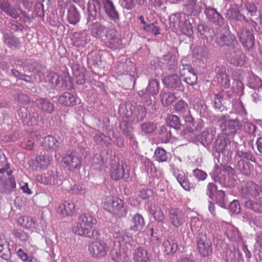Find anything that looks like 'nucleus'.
Masks as SVG:
<instances>
[{
	"instance_id": "obj_23",
	"label": "nucleus",
	"mask_w": 262,
	"mask_h": 262,
	"mask_svg": "<svg viewBox=\"0 0 262 262\" xmlns=\"http://www.w3.org/2000/svg\"><path fill=\"white\" fill-rule=\"evenodd\" d=\"M3 41L8 48L12 50L18 49L21 47L19 38L11 32L6 33L4 34Z\"/></svg>"
},
{
	"instance_id": "obj_47",
	"label": "nucleus",
	"mask_w": 262,
	"mask_h": 262,
	"mask_svg": "<svg viewBox=\"0 0 262 262\" xmlns=\"http://www.w3.org/2000/svg\"><path fill=\"white\" fill-rule=\"evenodd\" d=\"M163 246L167 254H171L175 253L177 251L178 247L176 240L171 237H168L167 239L164 241Z\"/></svg>"
},
{
	"instance_id": "obj_30",
	"label": "nucleus",
	"mask_w": 262,
	"mask_h": 262,
	"mask_svg": "<svg viewBox=\"0 0 262 262\" xmlns=\"http://www.w3.org/2000/svg\"><path fill=\"white\" fill-rule=\"evenodd\" d=\"M224 258L226 262H240L242 254L238 249L229 248L225 251Z\"/></svg>"
},
{
	"instance_id": "obj_48",
	"label": "nucleus",
	"mask_w": 262,
	"mask_h": 262,
	"mask_svg": "<svg viewBox=\"0 0 262 262\" xmlns=\"http://www.w3.org/2000/svg\"><path fill=\"white\" fill-rule=\"evenodd\" d=\"M236 159H240L239 160L249 161L256 163V159L253 154L250 151L237 150L235 154Z\"/></svg>"
},
{
	"instance_id": "obj_14",
	"label": "nucleus",
	"mask_w": 262,
	"mask_h": 262,
	"mask_svg": "<svg viewBox=\"0 0 262 262\" xmlns=\"http://www.w3.org/2000/svg\"><path fill=\"white\" fill-rule=\"evenodd\" d=\"M174 17L179 19L178 25L180 31L185 35L190 36L193 34L192 25L189 20V16L184 13H177Z\"/></svg>"
},
{
	"instance_id": "obj_19",
	"label": "nucleus",
	"mask_w": 262,
	"mask_h": 262,
	"mask_svg": "<svg viewBox=\"0 0 262 262\" xmlns=\"http://www.w3.org/2000/svg\"><path fill=\"white\" fill-rule=\"evenodd\" d=\"M111 176L112 179L118 181L122 178H127L128 174L127 172H125L124 166L122 164L115 162L111 165Z\"/></svg>"
},
{
	"instance_id": "obj_11",
	"label": "nucleus",
	"mask_w": 262,
	"mask_h": 262,
	"mask_svg": "<svg viewBox=\"0 0 262 262\" xmlns=\"http://www.w3.org/2000/svg\"><path fill=\"white\" fill-rule=\"evenodd\" d=\"M226 57L231 64L236 67L242 66L246 61V56L237 46L229 48Z\"/></svg>"
},
{
	"instance_id": "obj_17",
	"label": "nucleus",
	"mask_w": 262,
	"mask_h": 262,
	"mask_svg": "<svg viewBox=\"0 0 262 262\" xmlns=\"http://www.w3.org/2000/svg\"><path fill=\"white\" fill-rule=\"evenodd\" d=\"M160 89V82L157 79H151L145 90L138 92V95L143 98L150 97V96L157 95Z\"/></svg>"
},
{
	"instance_id": "obj_21",
	"label": "nucleus",
	"mask_w": 262,
	"mask_h": 262,
	"mask_svg": "<svg viewBox=\"0 0 262 262\" xmlns=\"http://www.w3.org/2000/svg\"><path fill=\"white\" fill-rule=\"evenodd\" d=\"M166 123L170 128H172V130L168 131L169 137L176 138L174 132L180 130L182 127L180 118L175 115H169L166 119Z\"/></svg>"
},
{
	"instance_id": "obj_58",
	"label": "nucleus",
	"mask_w": 262,
	"mask_h": 262,
	"mask_svg": "<svg viewBox=\"0 0 262 262\" xmlns=\"http://www.w3.org/2000/svg\"><path fill=\"white\" fill-rule=\"evenodd\" d=\"M234 111L238 114L242 116L247 115V112L243 103L239 100H236L233 103Z\"/></svg>"
},
{
	"instance_id": "obj_51",
	"label": "nucleus",
	"mask_w": 262,
	"mask_h": 262,
	"mask_svg": "<svg viewBox=\"0 0 262 262\" xmlns=\"http://www.w3.org/2000/svg\"><path fill=\"white\" fill-rule=\"evenodd\" d=\"M244 206L255 212L262 213V201H253L251 200H246L244 202Z\"/></svg>"
},
{
	"instance_id": "obj_60",
	"label": "nucleus",
	"mask_w": 262,
	"mask_h": 262,
	"mask_svg": "<svg viewBox=\"0 0 262 262\" xmlns=\"http://www.w3.org/2000/svg\"><path fill=\"white\" fill-rule=\"evenodd\" d=\"M49 82L52 84L53 86L58 85L60 83V77L59 75L54 72H50L47 76Z\"/></svg>"
},
{
	"instance_id": "obj_16",
	"label": "nucleus",
	"mask_w": 262,
	"mask_h": 262,
	"mask_svg": "<svg viewBox=\"0 0 262 262\" xmlns=\"http://www.w3.org/2000/svg\"><path fill=\"white\" fill-rule=\"evenodd\" d=\"M237 36L243 46L246 49L249 50L254 46V37L249 30L242 28L238 31Z\"/></svg>"
},
{
	"instance_id": "obj_53",
	"label": "nucleus",
	"mask_w": 262,
	"mask_h": 262,
	"mask_svg": "<svg viewBox=\"0 0 262 262\" xmlns=\"http://www.w3.org/2000/svg\"><path fill=\"white\" fill-rule=\"evenodd\" d=\"M228 238L230 241H238L240 239L241 236L238 231L234 227L229 226L225 231Z\"/></svg>"
},
{
	"instance_id": "obj_44",
	"label": "nucleus",
	"mask_w": 262,
	"mask_h": 262,
	"mask_svg": "<svg viewBox=\"0 0 262 262\" xmlns=\"http://www.w3.org/2000/svg\"><path fill=\"white\" fill-rule=\"evenodd\" d=\"M176 178L179 183L186 191H190L195 189V185L190 183L184 173H178L176 176Z\"/></svg>"
},
{
	"instance_id": "obj_22",
	"label": "nucleus",
	"mask_w": 262,
	"mask_h": 262,
	"mask_svg": "<svg viewBox=\"0 0 262 262\" xmlns=\"http://www.w3.org/2000/svg\"><path fill=\"white\" fill-rule=\"evenodd\" d=\"M217 78L221 84L225 89L230 86V79L226 73L225 67L223 65L217 66L215 68Z\"/></svg>"
},
{
	"instance_id": "obj_59",
	"label": "nucleus",
	"mask_w": 262,
	"mask_h": 262,
	"mask_svg": "<svg viewBox=\"0 0 262 262\" xmlns=\"http://www.w3.org/2000/svg\"><path fill=\"white\" fill-rule=\"evenodd\" d=\"M192 175L198 182L205 181L208 177L205 171L199 168L193 169L192 170Z\"/></svg>"
},
{
	"instance_id": "obj_52",
	"label": "nucleus",
	"mask_w": 262,
	"mask_h": 262,
	"mask_svg": "<svg viewBox=\"0 0 262 262\" xmlns=\"http://www.w3.org/2000/svg\"><path fill=\"white\" fill-rule=\"evenodd\" d=\"M89 36L84 32L76 33L74 35V43L76 46L80 47L84 46L90 40Z\"/></svg>"
},
{
	"instance_id": "obj_50",
	"label": "nucleus",
	"mask_w": 262,
	"mask_h": 262,
	"mask_svg": "<svg viewBox=\"0 0 262 262\" xmlns=\"http://www.w3.org/2000/svg\"><path fill=\"white\" fill-rule=\"evenodd\" d=\"M169 154L162 147H157L154 152V158L159 163L166 162L168 161Z\"/></svg>"
},
{
	"instance_id": "obj_31",
	"label": "nucleus",
	"mask_w": 262,
	"mask_h": 262,
	"mask_svg": "<svg viewBox=\"0 0 262 262\" xmlns=\"http://www.w3.org/2000/svg\"><path fill=\"white\" fill-rule=\"evenodd\" d=\"M0 9L9 16L16 19L18 17V10L15 7H11L8 0H0Z\"/></svg>"
},
{
	"instance_id": "obj_40",
	"label": "nucleus",
	"mask_w": 262,
	"mask_h": 262,
	"mask_svg": "<svg viewBox=\"0 0 262 262\" xmlns=\"http://www.w3.org/2000/svg\"><path fill=\"white\" fill-rule=\"evenodd\" d=\"M252 162L249 161L238 160L237 168L245 176H249L254 169Z\"/></svg>"
},
{
	"instance_id": "obj_13",
	"label": "nucleus",
	"mask_w": 262,
	"mask_h": 262,
	"mask_svg": "<svg viewBox=\"0 0 262 262\" xmlns=\"http://www.w3.org/2000/svg\"><path fill=\"white\" fill-rule=\"evenodd\" d=\"M204 13L207 20L213 25L221 27L225 24V19L216 9L205 5Z\"/></svg>"
},
{
	"instance_id": "obj_56",
	"label": "nucleus",
	"mask_w": 262,
	"mask_h": 262,
	"mask_svg": "<svg viewBox=\"0 0 262 262\" xmlns=\"http://www.w3.org/2000/svg\"><path fill=\"white\" fill-rule=\"evenodd\" d=\"M103 161L101 155L96 154L93 158L92 167L96 170H101L103 167Z\"/></svg>"
},
{
	"instance_id": "obj_64",
	"label": "nucleus",
	"mask_w": 262,
	"mask_h": 262,
	"mask_svg": "<svg viewBox=\"0 0 262 262\" xmlns=\"http://www.w3.org/2000/svg\"><path fill=\"white\" fill-rule=\"evenodd\" d=\"M224 96L222 92L214 95V106L216 109L220 110L223 106V101H224Z\"/></svg>"
},
{
	"instance_id": "obj_2",
	"label": "nucleus",
	"mask_w": 262,
	"mask_h": 262,
	"mask_svg": "<svg viewBox=\"0 0 262 262\" xmlns=\"http://www.w3.org/2000/svg\"><path fill=\"white\" fill-rule=\"evenodd\" d=\"M97 222L96 219L92 215L88 213L82 214L79 216L77 223L73 226L72 231L79 236L97 239L99 233L94 228Z\"/></svg>"
},
{
	"instance_id": "obj_10",
	"label": "nucleus",
	"mask_w": 262,
	"mask_h": 262,
	"mask_svg": "<svg viewBox=\"0 0 262 262\" xmlns=\"http://www.w3.org/2000/svg\"><path fill=\"white\" fill-rule=\"evenodd\" d=\"M94 239L95 241L93 242L89 245L90 253L95 258H101L104 257L109 250L106 241L104 239H100V234L97 239Z\"/></svg>"
},
{
	"instance_id": "obj_39",
	"label": "nucleus",
	"mask_w": 262,
	"mask_h": 262,
	"mask_svg": "<svg viewBox=\"0 0 262 262\" xmlns=\"http://www.w3.org/2000/svg\"><path fill=\"white\" fill-rule=\"evenodd\" d=\"M112 259L115 262H128V257L124 251L118 247L113 248L111 252Z\"/></svg>"
},
{
	"instance_id": "obj_3",
	"label": "nucleus",
	"mask_w": 262,
	"mask_h": 262,
	"mask_svg": "<svg viewBox=\"0 0 262 262\" xmlns=\"http://www.w3.org/2000/svg\"><path fill=\"white\" fill-rule=\"evenodd\" d=\"M119 112L122 117L134 123L142 121L146 115V110L143 105L130 102L121 105Z\"/></svg>"
},
{
	"instance_id": "obj_55",
	"label": "nucleus",
	"mask_w": 262,
	"mask_h": 262,
	"mask_svg": "<svg viewBox=\"0 0 262 262\" xmlns=\"http://www.w3.org/2000/svg\"><path fill=\"white\" fill-rule=\"evenodd\" d=\"M227 199L224 191L220 190L217 191L215 195V202L222 208H225L227 206Z\"/></svg>"
},
{
	"instance_id": "obj_29",
	"label": "nucleus",
	"mask_w": 262,
	"mask_h": 262,
	"mask_svg": "<svg viewBox=\"0 0 262 262\" xmlns=\"http://www.w3.org/2000/svg\"><path fill=\"white\" fill-rule=\"evenodd\" d=\"M80 14L76 7L73 4H70L67 10V19L70 24L75 25L80 19Z\"/></svg>"
},
{
	"instance_id": "obj_35",
	"label": "nucleus",
	"mask_w": 262,
	"mask_h": 262,
	"mask_svg": "<svg viewBox=\"0 0 262 262\" xmlns=\"http://www.w3.org/2000/svg\"><path fill=\"white\" fill-rule=\"evenodd\" d=\"M135 262H150V256L143 248L138 247L135 249L133 253Z\"/></svg>"
},
{
	"instance_id": "obj_61",
	"label": "nucleus",
	"mask_w": 262,
	"mask_h": 262,
	"mask_svg": "<svg viewBox=\"0 0 262 262\" xmlns=\"http://www.w3.org/2000/svg\"><path fill=\"white\" fill-rule=\"evenodd\" d=\"M143 28L146 31L154 34L155 35H157L160 34V28L158 26H157V23H151L144 26Z\"/></svg>"
},
{
	"instance_id": "obj_45",
	"label": "nucleus",
	"mask_w": 262,
	"mask_h": 262,
	"mask_svg": "<svg viewBox=\"0 0 262 262\" xmlns=\"http://www.w3.org/2000/svg\"><path fill=\"white\" fill-rule=\"evenodd\" d=\"M128 119L123 120L120 123V129L122 134L130 140L134 138L133 134V128L129 124Z\"/></svg>"
},
{
	"instance_id": "obj_24",
	"label": "nucleus",
	"mask_w": 262,
	"mask_h": 262,
	"mask_svg": "<svg viewBox=\"0 0 262 262\" xmlns=\"http://www.w3.org/2000/svg\"><path fill=\"white\" fill-rule=\"evenodd\" d=\"M0 257L5 262H11L9 244L4 235L0 236Z\"/></svg>"
},
{
	"instance_id": "obj_18",
	"label": "nucleus",
	"mask_w": 262,
	"mask_h": 262,
	"mask_svg": "<svg viewBox=\"0 0 262 262\" xmlns=\"http://www.w3.org/2000/svg\"><path fill=\"white\" fill-rule=\"evenodd\" d=\"M107 38L108 47L113 49L120 48L121 46V40L117 37V31L112 29L106 30L105 36Z\"/></svg>"
},
{
	"instance_id": "obj_54",
	"label": "nucleus",
	"mask_w": 262,
	"mask_h": 262,
	"mask_svg": "<svg viewBox=\"0 0 262 262\" xmlns=\"http://www.w3.org/2000/svg\"><path fill=\"white\" fill-rule=\"evenodd\" d=\"M46 183L51 185H60L61 184V180L59 178L56 171H51L47 173L46 176Z\"/></svg>"
},
{
	"instance_id": "obj_46",
	"label": "nucleus",
	"mask_w": 262,
	"mask_h": 262,
	"mask_svg": "<svg viewBox=\"0 0 262 262\" xmlns=\"http://www.w3.org/2000/svg\"><path fill=\"white\" fill-rule=\"evenodd\" d=\"M247 86L253 90H259L262 87V80L256 75L251 73L247 79Z\"/></svg>"
},
{
	"instance_id": "obj_12",
	"label": "nucleus",
	"mask_w": 262,
	"mask_h": 262,
	"mask_svg": "<svg viewBox=\"0 0 262 262\" xmlns=\"http://www.w3.org/2000/svg\"><path fill=\"white\" fill-rule=\"evenodd\" d=\"M63 162L68 169L73 171L80 168L82 158L75 151H68L63 158Z\"/></svg>"
},
{
	"instance_id": "obj_34",
	"label": "nucleus",
	"mask_w": 262,
	"mask_h": 262,
	"mask_svg": "<svg viewBox=\"0 0 262 262\" xmlns=\"http://www.w3.org/2000/svg\"><path fill=\"white\" fill-rule=\"evenodd\" d=\"M36 104L40 110L47 114H51L54 110V104L47 99L38 98L35 101Z\"/></svg>"
},
{
	"instance_id": "obj_8",
	"label": "nucleus",
	"mask_w": 262,
	"mask_h": 262,
	"mask_svg": "<svg viewBox=\"0 0 262 262\" xmlns=\"http://www.w3.org/2000/svg\"><path fill=\"white\" fill-rule=\"evenodd\" d=\"M195 243L198 252L202 257H209L212 254V243L210 237L206 233H199L196 237Z\"/></svg>"
},
{
	"instance_id": "obj_26",
	"label": "nucleus",
	"mask_w": 262,
	"mask_h": 262,
	"mask_svg": "<svg viewBox=\"0 0 262 262\" xmlns=\"http://www.w3.org/2000/svg\"><path fill=\"white\" fill-rule=\"evenodd\" d=\"M164 85L170 89L176 90L182 85L181 79L177 74L166 76L163 79Z\"/></svg>"
},
{
	"instance_id": "obj_5",
	"label": "nucleus",
	"mask_w": 262,
	"mask_h": 262,
	"mask_svg": "<svg viewBox=\"0 0 262 262\" xmlns=\"http://www.w3.org/2000/svg\"><path fill=\"white\" fill-rule=\"evenodd\" d=\"M229 118L228 115H222L219 117L218 122L224 134L228 136H233L240 130L242 124L238 119H229Z\"/></svg>"
},
{
	"instance_id": "obj_4",
	"label": "nucleus",
	"mask_w": 262,
	"mask_h": 262,
	"mask_svg": "<svg viewBox=\"0 0 262 262\" xmlns=\"http://www.w3.org/2000/svg\"><path fill=\"white\" fill-rule=\"evenodd\" d=\"M102 206L105 210L119 218L124 217L127 214L126 206L118 198L111 195L105 196L102 200Z\"/></svg>"
},
{
	"instance_id": "obj_42",
	"label": "nucleus",
	"mask_w": 262,
	"mask_h": 262,
	"mask_svg": "<svg viewBox=\"0 0 262 262\" xmlns=\"http://www.w3.org/2000/svg\"><path fill=\"white\" fill-rule=\"evenodd\" d=\"M192 53L193 56L198 59H207L210 56L209 49L205 45L194 47Z\"/></svg>"
},
{
	"instance_id": "obj_57",
	"label": "nucleus",
	"mask_w": 262,
	"mask_h": 262,
	"mask_svg": "<svg viewBox=\"0 0 262 262\" xmlns=\"http://www.w3.org/2000/svg\"><path fill=\"white\" fill-rule=\"evenodd\" d=\"M11 75L16 78L17 80H24L27 82L32 83L33 78L31 76L20 73L16 69H12L11 71Z\"/></svg>"
},
{
	"instance_id": "obj_1",
	"label": "nucleus",
	"mask_w": 262,
	"mask_h": 262,
	"mask_svg": "<svg viewBox=\"0 0 262 262\" xmlns=\"http://www.w3.org/2000/svg\"><path fill=\"white\" fill-rule=\"evenodd\" d=\"M87 21L100 19L104 13L115 22L119 19V15L111 0H90L87 4Z\"/></svg>"
},
{
	"instance_id": "obj_36",
	"label": "nucleus",
	"mask_w": 262,
	"mask_h": 262,
	"mask_svg": "<svg viewBox=\"0 0 262 262\" xmlns=\"http://www.w3.org/2000/svg\"><path fill=\"white\" fill-rule=\"evenodd\" d=\"M75 210V205L73 202H64L59 205L57 208V213L62 217L71 215Z\"/></svg>"
},
{
	"instance_id": "obj_62",
	"label": "nucleus",
	"mask_w": 262,
	"mask_h": 262,
	"mask_svg": "<svg viewBox=\"0 0 262 262\" xmlns=\"http://www.w3.org/2000/svg\"><path fill=\"white\" fill-rule=\"evenodd\" d=\"M194 70L191 66L187 63H184L181 62L179 66V71L181 76H185L191 72H193Z\"/></svg>"
},
{
	"instance_id": "obj_37",
	"label": "nucleus",
	"mask_w": 262,
	"mask_h": 262,
	"mask_svg": "<svg viewBox=\"0 0 262 262\" xmlns=\"http://www.w3.org/2000/svg\"><path fill=\"white\" fill-rule=\"evenodd\" d=\"M145 225L143 216L139 213H136L133 216L131 220L130 229L135 232H140L144 228Z\"/></svg>"
},
{
	"instance_id": "obj_15",
	"label": "nucleus",
	"mask_w": 262,
	"mask_h": 262,
	"mask_svg": "<svg viewBox=\"0 0 262 262\" xmlns=\"http://www.w3.org/2000/svg\"><path fill=\"white\" fill-rule=\"evenodd\" d=\"M214 147L216 152L222 153L225 156H229L232 153L229 139L222 135H219L215 140Z\"/></svg>"
},
{
	"instance_id": "obj_27",
	"label": "nucleus",
	"mask_w": 262,
	"mask_h": 262,
	"mask_svg": "<svg viewBox=\"0 0 262 262\" xmlns=\"http://www.w3.org/2000/svg\"><path fill=\"white\" fill-rule=\"evenodd\" d=\"M197 30L203 39H205L207 42H210L213 40L214 36V30L205 24H198Z\"/></svg>"
},
{
	"instance_id": "obj_28",
	"label": "nucleus",
	"mask_w": 262,
	"mask_h": 262,
	"mask_svg": "<svg viewBox=\"0 0 262 262\" xmlns=\"http://www.w3.org/2000/svg\"><path fill=\"white\" fill-rule=\"evenodd\" d=\"M169 216L171 223L176 227L180 226L184 221L183 212L177 208L170 209Z\"/></svg>"
},
{
	"instance_id": "obj_41",
	"label": "nucleus",
	"mask_w": 262,
	"mask_h": 262,
	"mask_svg": "<svg viewBox=\"0 0 262 262\" xmlns=\"http://www.w3.org/2000/svg\"><path fill=\"white\" fill-rule=\"evenodd\" d=\"M173 109L174 112L180 116H185L190 112L188 104L183 99L179 100L174 104Z\"/></svg>"
},
{
	"instance_id": "obj_49",
	"label": "nucleus",
	"mask_w": 262,
	"mask_h": 262,
	"mask_svg": "<svg viewBox=\"0 0 262 262\" xmlns=\"http://www.w3.org/2000/svg\"><path fill=\"white\" fill-rule=\"evenodd\" d=\"M42 145L46 149L52 150H56L58 146L57 140L52 136L45 137Z\"/></svg>"
},
{
	"instance_id": "obj_38",
	"label": "nucleus",
	"mask_w": 262,
	"mask_h": 262,
	"mask_svg": "<svg viewBox=\"0 0 262 262\" xmlns=\"http://www.w3.org/2000/svg\"><path fill=\"white\" fill-rule=\"evenodd\" d=\"M91 31L92 35L96 38H100L105 36L106 32V28L100 22L92 21Z\"/></svg>"
},
{
	"instance_id": "obj_33",
	"label": "nucleus",
	"mask_w": 262,
	"mask_h": 262,
	"mask_svg": "<svg viewBox=\"0 0 262 262\" xmlns=\"http://www.w3.org/2000/svg\"><path fill=\"white\" fill-rule=\"evenodd\" d=\"M76 97L70 92H65L59 97L58 102L64 106H73L77 104Z\"/></svg>"
},
{
	"instance_id": "obj_7",
	"label": "nucleus",
	"mask_w": 262,
	"mask_h": 262,
	"mask_svg": "<svg viewBox=\"0 0 262 262\" xmlns=\"http://www.w3.org/2000/svg\"><path fill=\"white\" fill-rule=\"evenodd\" d=\"M212 179L216 183H219L223 187H233L235 185V179L229 174L222 173L221 168L219 165H215L210 173Z\"/></svg>"
},
{
	"instance_id": "obj_25",
	"label": "nucleus",
	"mask_w": 262,
	"mask_h": 262,
	"mask_svg": "<svg viewBox=\"0 0 262 262\" xmlns=\"http://www.w3.org/2000/svg\"><path fill=\"white\" fill-rule=\"evenodd\" d=\"M52 158L46 154L37 156L33 162V165L36 170L45 169L50 164Z\"/></svg>"
},
{
	"instance_id": "obj_9",
	"label": "nucleus",
	"mask_w": 262,
	"mask_h": 262,
	"mask_svg": "<svg viewBox=\"0 0 262 262\" xmlns=\"http://www.w3.org/2000/svg\"><path fill=\"white\" fill-rule=\"evenodd\" d=\"M224 15L225 17L229 20H237L248 23L251 27L252 31V28L253 27L255 29L257 25V23L255 21L251 19L250 20L248 19L244 14H241L236 5H230L229 8L226 11Z\"/></svg>"
},
{
	"instance_id": "obj_6",
	"label": "nucleus",
	"mask_w": 262,
	"mask_h": 262,
	"mask_svg": "<svg viewBox=\"0 0 262 262\" xmlns=\"http://www.w3.org/2000/svg\"><path fill=\"white\" fill-rule=\"evenodd\" d=\"M240 196L246 200L254 198L262 201V191L259 186L252 182H247L241 186L238 190Z\"/></svg>"
},
{
	"instance_id": "obj_43",
	"label": "nucleus",
	"mask_w": 262,
	"mask_h": 262,
	"mask_svg": "<svg viewBox=\"0 0 262 262\" xmlns=\"http://www.w3.org/2000/svg\"><path fill=\"white\" fill-rule=\"evenodd\" d=\"M160 101L164 106H168L176 99L174 94L171 92L162 90L160 94Z\"/></svg>"
},
{
	"instance_id": "obj_32",
	"label": "nucleus",
	"mask_w": 262,
	"mask_h": 262,
	"mask_svg": "<svg viewBox=\"0 0 262 262\" xmlns=\"http://www.w3.org/2000/svg\"><path fill=\"white\" fill-rule=\"evenodd\" d=\"M213 140V134L212 129L210 128L205 129L197 137V141L204 146L206 147L210 145Z\"/></svg>"
},
{
	"instance_id": "obj_63",
	"label": "nucleus",
	"mask_w": 262,
	"mask_h": 262,
	"mask_svg": "<svg viewBox=\"0 0 262 262\" xmlns=\"http://www.w3.org/2000/svg\"><path fill=\"white\" fill-rule=\"evenodd\" d=\"M217 186L213 182H209L206 188V195L211 199L214 197L215 192L217 193Z\"/></svg>"
},
{
	"instance_id": "obj_20",
	"label": "nucleus",
	"mask_w": 262,
	"mask_h": 262,
	"mask_svg": "<svg viewBox=\"0 0 262 262\" xmlns=\"http://www.w3.org/2000/svg\"><path fill=\"white\" fill-rule=\"evenodd\" d=\"M215 41L216 43L221 47L227 46L230 48L235 46V44L237 45L235 36L229 32L221 34L219 37H216Z\"/></svg>"
}]
</instances>
